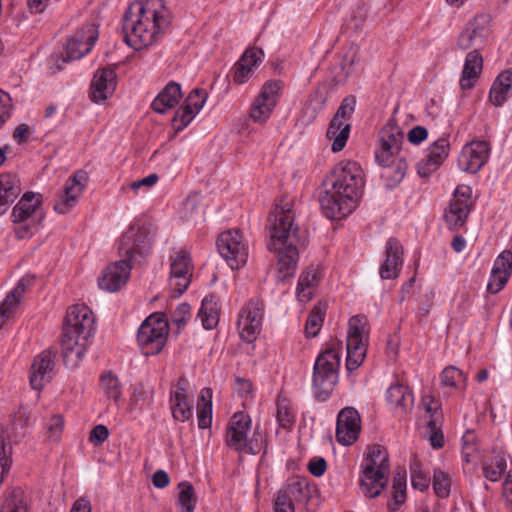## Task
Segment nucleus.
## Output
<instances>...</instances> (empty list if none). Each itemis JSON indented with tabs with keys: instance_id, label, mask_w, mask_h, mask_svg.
Masks as SVG:
<instances>
[{
	"instance_id": "63",
	"label": "nucleus",
	"mask_w": 512,
	"mask_h": 512,
	"mask_svg": "<svg viewBox=\"0 0 512 512\" xmlns=\"http://www.w3.org/2000/svg\"><path fill=\"white\" fill-rule=\"evenodd\" d=\"M472 439H473V433H471V432H467L462 438V441H463L462 456L467 463L474 461V455H473L474 448L472 445L469 444V441Z\"/></svg>"
},
{
	"instance_id": "40",
	"label": "nucleus",
	"mask_w": 512,
	"mask_h": 512,
	"mask_svg": "<svg viewBox=\"0 0 512 512\" xmlns=\"http://www.w3.org/2000/svg\"><path fill=\"white\" fill-rule=\"evenodd\" d=\"M219 307L213 296H207L202 300L198 317L206 330L215 328L219 322Z\"/></svg>"
},
{
	"instance_id": "49",
	"label": "nucleus",
	"mask_w": 512,
	"mask_h": 512,
	"mask_svg": "<svg viewBox=\"0 0 512 512\" xmlns=\"http://www.w3.org/2000/svg\"><path fill=\"white\" fill-rule=\"evenodd\" d=\"M433 488L438 497H448L451 488V479L449 475L440 469H435L433 475Z\"/></svg>"
},
{
	"instance_id": "8",
	"label": "nucleus",
	"mask_w": 512,
	"mask_h": 512,
	"mask_svg": "<svg viewBox=\"0 0 512 512\" xmlns=\"http://www.w3.org/2000/svg\"><path fill=\"white\" fill-rule=\"evenodd\" d=\"M369 330L366 316L355 315L350 318L346 343L348 371L356 370L363 363L367 352Z\"/></svg>"
},
{
	"instance_id": "58",
	"label": "nucleus",
	"mask_w": 512,
	"mask_h": 512,
	"mask_svg": "<svg viewBox=\"0 0 512 512\" xmlns=\"http://www.w3.org/2000/svg\"><path fill=\"white\" fill-rule=\"evenodd\" d=\"M190 318V306L187 303L180 304L176 309L175 315L173 317V322L178 325V327L184 326L188 319Z\"/></svg>"
},
{
	"instance_id": "7",
	"label": "nucleus",
	"mask_w": 512,
	"mask_h": 512,
	"mask_svg": "<svg viewBox=\"0 0 512 512\" xmlns=\"http://www.w3.org/2000/svg\"><path fill=\"white\" fill-rule=\"evenodd\" d=\"M340 359L336 348H328L317 357L313 367L312 389L318 400L328 399L338 383Z\"/></svg>"
},
{
	"instance_id": "29",
	"label": "nucleus",
	"mask_w": 512,
	"mask_h": 512,
	"mask_svg": "<svg viewBox=\"0 0 512 512\" xmlns=\"http://www.w3.org/2000/svg\"><path fill=\"white\" fill-rule=\"evenodd\" d=\"M186 386V378L180 377L176 389L170 393L172 416L174 420L180 422L189 420L193 414L192 407L187 400Z\"/></svg>"
},
{
	"instance_id": "44",
	"label": "nucleus",
	"mask_w": 512,
	"mask_h": 512,
	"mask_svg": "<svg viewBox=\"0 0 512 512\" xmlns=\"http://www.w3.org/2000/svg\"><path fill=\"white\" fill-rule=\"evenodd\" d=\"M178 503L182 512H194L197 502L194 488L188 481H182L178 484Z\"/></svg>"
},
{
	"instance_id": "2",
	"label": "nucleus",
	"mask_w": 512,
	"mask_h": 512,
	"mask_svg": "<svg viewBox=\"0 0 512 512\" xmlns=\"http://www.w3.org/2000/svg\"><path fill=\"white\" fill-rule=\"evenodd\" d=\"M327 181L330 187L320 197L321 209L329 219H342L356 208L362 194V168L356 162L342 161L334 167Z\"/></svg>"
},
{
	"instance_id": "24",
	"label": "nucleus",
	"mask_w": 512,
	"mask_h": 512,
	"mask_svg": "<svg viewBox=\"0 0 512 512\" xmlns=\"http://www.w3.org/2000/svg\"><path fill=\"white\" fill-rule=\"evenodd\" d=\"M150 248L151 241L147 234L131 228L121 238L119 253L130 263L137 255H147Z\"/></svg>"
},
{
	"instance_id": "48",
	"label": "nucleus",
	"mask_w": 512,
	"mask_h": 512,
	"mask_svg": "<svg viewBox=\"0 0 512 512\" xmlns=\"http://www.w3.org/2000/svg\"><path fill=\"white\" fill-rule=\"evenodd\" d=\"M64 427V421L61 415H53L45 423V437L49 442H58L61 438Z\"/></svg>"
},
{
	"instance_id": "28",
	"label": "nucleus",
	"mask_w": 512,
	"mask_h": 512,
	"mask_svg": "<svg viewBox=\"0 0 512 512\" xmlns=\"http://www.w3.org/2000/svg\"><path fill=\"white\" fill-rule=\"evenodd\" d=\"M450 143L446 138L436 140L428 149L424 159L417 164V171L421 177H428L435 172L447 158Z\"/></svg>"
},
{
	"instance_id": "33",
	"label": "nucleus",
	"mask_w": 512,
	"mask_h": 512,
	"mask_svg": "<svg viewBox=\"0 0 512 512\" xmlns=\"http://www.w3.org/2000/svg\"><path fill=\"white\" fill-rule=\"evenodd\" d=\"M182 97L180 84L171 81L157 95L151 104L153 111L164 114L174 108Z\"/></svg>"
},
{
	"instance_id": "61",
	"label": "nucleus",
	"mask_w": 512,
	"mask_h": 512,
	"mask_svg": "<svg viewBox=\"0 0 512 512\" xmlns=\"http://www.w3.org/2000/svg\"><path fill=\"white\" fill-rule=\"evenodd\" d=\"M30 135H31L30 127L27 124L23 123V124H20L14 130L12 137L17 144L21 145V144L28 142Z\"/></svg>"
},
{
	"instance_id": "23",
	"label": "nucleus",
	"mask_w": 512,
	"mask_h": 512,
	"mask_svg": "<svg viewBox=\"0 0 512 512\" xmlns=\"http://www.w3.org/2000/svg\"><path fill=\"white\" fill-rule=\"evenodd\" d=\"M207 99V93L203 89H193L184 104L180 106L173 117L176 132L186 128L195 115L203 108Z\"/></svg>"
},
{
	"instance_id": "35",
	"label": "nucleus",
	"mask_w": 512,
	"mask_h": 512,
	"mask_svg": "<svg viewBox=\"0 0 512 512\" xmlns=\"http://www.w3.org/2000/svg\"><path fill=\"white\" fill-rule=\"evenodd\" d=\"M512 90V69L501 72L492 84L489 99L493 105L500 107L508 99Z\"/></svg>"
},
{
	"instance_id": "38",
	"label": "nucleus",
	"mask_w": 512,
	"mask_h": 512,
	"mask_svg": "<svg viewBox=\"0 0 512 512\" xmlns=\"http://www.w3.org/2000/svg\"><path fill=\"white\" fill-rule=\"evenodd\" d=\"M21 187L19 179L10 173L0 175V202L7 207L20 195Z\"/></svg>"
},
{
	"instance_id": "14",
	"label": "nucleus",
	"mask_w": 512,
	"mask_h": 512,
	"mask_svg": "<svg viewBox=\"0 0 512 512\" xmlns=\"http://www.w3.org/2000/svg\"><path fill=\"white\" fill-rule=\"evenodd\" d=\"M99 36L94 23H85L67 39L63 62L75 61L88 54Z\"/></svg>"
},
{
	"instance_id": "64",
	"label": "nucleus",
	"mask_w": 512,
	"mask_h": 512,
	"mask_svg": "<svg viewBox=\"0 0 512 512\" xmlns=\"http://www.w3.org/2000/svg\"><path fill=\"white\" fill-rule=\"evenodd\" d=\"M308 470L312 475L320 477L325 473L326 461L323 458H314L310 460Z\"/></svg>"
},
{
	"instance_id": "31",
	"label": "nucleus",
	"mask_w": 512,
	"mask_h": 512,
	"mask_svg": "<svg viewBox=\"0 0 512 512\" xmlns=\"http://www.w3.org/2000/svg\"><path fill=\"white\" fill-rule=\"evenodd\" d=\"M312 487L309 485L306 478L292 477L288 479L286 484L277 492L280 496H284L286 500L291 501L293 504L307 503L311 497Z\"/></svg>"
},
{
	"instance_id": "50",
	"label": "nucleus",
	"mask_w": 512,
	"mask_h": 512,
	"mask_svg": "<svg viewBox=\"0 0 512 512\" xmlns=\"http://www.w3.org/2000/svg\"><path fill=\"white\" fill-rule=\"evenodd\" d=\"M492 271L500 274H507L510 277L512 273V252L504 250L494 261Z\"/></svg>"
},
{
	"instance_id": "32",
	"label": "nucleus",
	"mask_w": 512,
	"mask_h": 512,
	"mask_svg": "<svg viewBox=\"0 0 512 512\" xmlns=\"http://www.w3.org/2000/svg\"><path fill=\"white\" fill-rule=\"evenodd\" d=\"M483 68V57L480 52L470 51L465 58L459 81L462 90L474 87L475 81L480 77Z\"/></svg>"
},
{
	"instance_id": "18",
	"label": "nucleus",
	"mask_w": 512,
	"mask_h": 512,
	"mask_svg": "<svg viewBox=\"0 0 512 512\" xmlns=\"http://www.w3.org/2000/svg\"><path fill=\"white\" fill-rule=\"evenodd\" d=\"M490 145L484 140H474L463 146L458 157L459 168L467 173L476 174L487 163Z\"/></svg>"
},
{
	"instance_id": "47",
	"label": "nucleus",
	"mask_w": 512,
	"mask_h": 512,
	"mask_svg": "<svg viewBox=\"0 0 512 512\" xmlns=\"http://www.w3.org/2000/svg\"><path fill=\"white\" fill-rule=\"evenodd\" d=\"M277 420L283 428H291L295 422V413L291 403L284 397H279L277 401Z\"/></svg>"
},
{
	"instance_id": "57",
	"label": "nucleus",
	"mask_w": 512,
	"mask_h": 512,
	"mask_svg": "<svg viewBox=\"0 0 512 512\" xmlns=\"http://www.w3.org/2000/svg\"><path fill=\"white\" fill-rule=\"evenodd\" d=\"M153 390L147 388L143 383L135 385L131 394V404L137 406L140 402L144 401L148 396L152 398Z\"/></svg>"
},
{
	"instance_id": "1",
	"label": "nucleus",
	"mask_w": 512,
	"mask_h": 512,
	"mask_svg": "<svg viewBox=\"0 0 512 512\" xmlns=\"http://www.w3.org/2000/svg\"><path fill=\"white\" fill-rule=\"evenodd\" d=\"M294 219L292 203L287 199H281L276 203L267 221V248L277 255V278L281 281L293 275L299 259V228Z\"/></svg>"
},
{
	"instance_id": "42",
	"label": "nucleus",
	"mask_w": 512,
	"mask_h": 512,
	"mask_svg": "<svg viewBox=\"0 0 512 512\" xmlns=\"http://www.w3.org/2000/svg\"><path fill=\"white\" fill-rule=\"evenodd\" d=\"M318 280V272L315 269H308L300 275L296 289L299 301L308 302L312 299V288L317 285Z\"/></svg>"
},
{
	"instance_id": "34",
	"label": "nucleus",
	"mask_w": 512,
	"mask_h": 512,
	"mask_svg": "<svg viewBox=\"0 0 512 512\" xmlns=\"http://www.w3.org/2000/svg\"><path fill=\"white\" fill-rule=\"evenodd\" d=\"M25 290V280L22 279L0 303V328H2L7 321H9L15 316L19 308V305L22 301Z\"/></svg>"
},
{
	"instance_id": "6",
	"label": "nucleus",
	"mask_w": 512,
	"mask_h": 512,
	"mask_svg": "<svg viewBox=\"0 0 512 512\" xmlns=\"http://www.w3.org/2000/svg\"><path fill=\"white\" fill-rule=\"evenodd\" d=\"M404 140V134L401 128L392 122L387 123L379 133L380 147L376 151V160L383 166H387L384 176L392 177L396 182H400L405 174L407 165L400 161L396 167L390 166L392 157L397 154Z\"/></svg>"
},
{
	"instance_id": "20",
	"label": "nucleus",
	"mask_w": 512,
	"mask_h": 512,
	"mask_svg": "<svg viewBox=\"0 0 512 512\" xmlns=\"http://www.w3.org/2000/svg\"><path fill=\"white\" fill-rule=\"evenodd\" d=\"M88 179V173L84 170H78L69 177L65 183L63 193L59 194L55 201V211L60 214L68 213L83 193Z\"/></svg>"
},
{
	"instance_id": "30",
	"label": "nucleus",
	"mask_w": 512,
	"mask_h": 512,
	"mask_svg": "<svg viewBox=\"0 0 512 512\" xmlns=\"http://www.w3.org/2000/svg\"><path fill=\"white\" fill-rule=\"evenodd\" d=\"M263 51L248 49L234 66L233 80L237 84L246 83L253 75L254 69L262 61Z\"/></svg>"
},
{
	"instance_id": "21",
	"label": "nucleus",
	"mask_w": 512,
	"mask_h": 512,
	"mask_svg": "<svg viewBox=\"0 0 512 512\" xmlns=\"http://www.w3.org/2000/svg\"><path fill=\"white\" fill-rule=\"evenodd\" d=\"M360 431L361 417L359 412L353 407L343 408L337 416V441L344 446H350L357 441Z\"/></svg>"
},
{
	"instance_id": "39",
	"label": "nucleus",
	"mask_w": 512,
	"mask_h": 512,
	"mask_svg": "<svg viewBox=\"0 0 512 512\" xmlns=\"http://www.w3.org/2000/svg\"><path fill=\"white\" fill-rule=\"evenodd\" d=\"M482 465L485 478L492 482L498 481L507 468L506 456L493 452L484 457Z\"/></svg>"
},
{
	"instance_id": "41",
	"label": "nucleus",
	"mask_w": 512,
	"mask_h": 512,
	"mask_svg": "<svg viewBox=\"0 0 512 512\" xmlns=\"http://www.w3.org/2000/svg\"><path fill=\"white\" fill-rule=\"evenodd\" d=\"M212 390L210 388H203L201 390L200 399L197 406L198 427L206 429L212 422Z\"/></svg>"
},
{
	"instance_id": "26",
	"label": "nucleus",
	"mask_w": 512,
	"mask_h": 512,
	"mask_svg": "<svg viewBox=\"0 0 512 512\" xmlns=\"http://www.w3.org/2000/svg\"><path fill=\"white\" fill-rule=\"evenodd\" d=\"M130 270L131 265L125 258L107 266L98 279L99 287L108 292L119 290L126 284Z\"/></svg>"
},
{
	"instance_id": "3",
	"label": "nucleus",
	"mask_w": 512,
	"mask_h": 512,
	"mask_svg": "<svg viewBox=\"0 0 512 512\" xmlns=\"http://www.w3.org/2000/svg\"><path fill=\"white\" fill-rule=\"evenodd\" d=\"M171 23L163 0H140L132 3L124 15L125 42L135 50L156 43Z\"/></svg>"
},
{
	"instance_id": "51",
	"label": "nucleus",
	"mask_w": 512,
	"mask_h": 512,
	"mask_svg": "<svg viewBox=\"0 0 512 512\" xmlns=\"http://www.w3.org/2000/svg\"><path fill=\"white\" fill-rule=\"evenodd\" d=\"M14 105L11 96L0 89V130L11 118Z\"/></svg>"
},
{
	"instance_id": "10",
	"label": "nucleus",
	"mask_w": 512,
	"mask_h": 512,
	"mask_svg": "<svg viewBox=\"0 0 512 512\" xmlns=\"http://www.w3.org/2000/svg\"><path fill=\"white\" fill-rule=\"evenodd\" d=\"M217 249L233 270L241 268L248 260V245L237 229L221 233L217 239Z\"/></svg>"
},
{
	"instance_id": "53",
	"label": "nucleus",
	"mask_w": 512,
	"mask_h": 512,
	"mask_svg": "<svg viewBox=\"0 0 512 512\" xmlns=\"http://www.w3.org/2000/svg\"><path fill=\"white\" fill-rule=\"evenodd\" d=\"M393 498L397 504H402L406 498V473L398 472L393 479Z\"/></svg>"
},
{
	"instance_id": "43",
	"label": "nucleus",
	"mask_w": 512,
	"mask_h": 512,
	"mask_svg": "<svg viewBox=\"0 0 512 512\" xmlns=\"http://www.w3.org/2000/svg\"><path fill=\"white\" fill-rule=\"evenodd\" d=\"M28 504L24 493L20 489L13 490L6 495L0 507V512H28Z\"/></svg>"
},
{
	"instance_id": "46",
	"label": "nucleus",
	"mask_w": 512,
	"mask_h": 512,
	"mask_svg": "<svg viewBox=\"0 0 512 512\" xmlns=\"http://www.w3.org/2000/svg\"><path fill=\"white\" fill-rule=\"evenodd\" d=\"M324 315L325 310L321 305H317L312 309L305 325V333L307 337L312 338L317 336L322 327Z\"/></svg>"
},
{
	"instance_id": "5",
	"label": "nucleus",
	"mask_w": 512,
	"mask_h": 512,
	"mask_svg": "<svg viewBox=\"0 0 512 512\" xmlns=\"http://www.w3.org/2000/svg\"><path fill=\"white\" fill-rule=\"evenodd\" d=\"M388 474L389 457L386 449L381 445H373L363 464L361 485L364 494L370 498L379 496L387 483Z\"/></svg>"
},
{
	"instance_id": "12",
	"label": "nucleus",
	"mask_w": 512,
	"mask_h": 512,
	"mask_svg": "<svg viewBox=\"0 0 512 512\" xmlns=\"http://www.w3.org/2000/svg\"><path fill=\"white\" fill-rule=\"evenodd\" d=\"M355 104L356 100L354 97H346L330 122L326 136L329 140L333 141L331 147L333 152L341 151L346 145L350 134L348 120L355 110Z\"/></svg>"
},
{
	"instance_id": "62",
	"label": "nucleus",
	"mask_w": 512,
	"mask_h": 512,
	"mask_svg": "<svg viewBox=\"0 0 512 512\" xmlns=\"http://www.w3.org/2000/svg\"><path fill=\"white\" fill-rule=\"evenodd\" d=\"M428 136V131L422 126H415L408 133V141L412 144H420Z\"/></svg>"
},
{
	"instance_id": "27",
	"label": "nucleus",
	"mask_w": 512,
	"mask_h": 512,
	"mask_svg": "<svg viewBox=\"0 0 512 512\" xmlns=\"http://www.w3.org/2000/svg\"><path fill=\"white\" fill-rule=\"evenodd\" d=\"M116 85V73L113 69H98L91 82L89 97L94 103H101L112 96Z\"/></svg>"
},
{
	"instance_id": "60",
	"label": "nucleus",
	"mask_w": 512,
	"mask_h": 512,
	"mask_svg": "<svg viewBox=\"0 0 512 512\" xmlns=\"http://www.w3.org/2000/svg\"><path fill=\"white\" fill-rule=\"evenodd\" d=\"M429 427H430V437L429 441L433 448L440 449L444 445V436L443 433L439 430H436L435 422L430 420L429 421Z\"/></svg>"
},
{
	"instance_id": "22",
	"label": "nucleus",
	"mask_w": 512,
	"mask_h": 512,
	"mask_svg": "<svg viewBox=\"0 0 512 512\" xmlns=\"http://www.w3.org/2000/svg\"><path fill=\"white\" fill-rule=\"evenodd\" d=\"M56 351L47 349L34 358L31 365L30 384L33 389L41 390L54 373Z\"/></svg>"
},
{
	"instance_id": "59",
	"label": "nucleus",
	"mask_w": 512,
	"mask_h": 512,
	"mask_svg": "<svg viewBox=\"0 0 512 512\" xmlns=\"http://www.w3.org/2000/svg\"><path fill=\"white\" fill-rule=\"evenodd\" d=\"M273 512H295V506L291 501L286 500L284 496L276 494L273 500Z\"/></svg>"
},
{
	"instance_id": "25",
	"label": "nucleus",
	"mask_w": 512,
	"mask_h": 512,
	"mask_svg": "<svg viewBox=\"0 0 512 512\" xmlns=\"http://www.w3.org/2000/svg\"><path fill=\"white\" fill-rule=\"evenodd\" d=\"M404 250L400 241L390 238L385 245V259L379 268L383 280L396 279L402 269Z\"/></svg>"
},
{
	"instance_id": "56",
	"label": "nucleus",
	"mask_w": 512,
	"mask_h": 512,
	"mask_svg": "<svg viewBox=\"0 0 512 512\" xmlns=\"http://www.w3.org/2000/svg\"><path fill=\"white\" fill-rule=\"evenodd\" d=\"M508 279L509 277L507 274H495L493 271H491L489 282L487 284V290L492 294L498 293L506 285Z\"/></svg>"
},
{
	"instance_id": "55",
	"label": "nucleus",
	"mask_w": 512,
	"mask_h": 512,
	"mask_svg": "<svg viewBox=\"0 0 512 512\" xmlns=\"http://www.w3.org/2000/svg\"><path fill=\"white\" fill-rule=\"evenodd\" d=\"M15 224V235L18 239H27L35 234L38 229V224L34 221V219L17 222Z\"/></svg>"
},
{
	"instance_id": "54",
	"label": "nucleus",
	"mask_w": 512,
	"mask_h": 512,
	"mask_svg": "<svg viewBox=\"0 0 512 512\" xmlns=\"http://www.w3.org/2000/svg\"><path fill=\"white\" fill-rule=\"evenodd\" d=\"M463 380V373L454 366L446 367L441 375V383L448 387H457L458 383Z\"/></svg>"
},
{
	"instance_id": "15",
	"label": "nucleus",
	"mask_w": 512,
	"mask_h": 512,
	"mask_svg": "<svg viewBox=\"0 0 512 512\" xmlns=\"http://www.w3.org/2000/svg\"><path fill=\"white\" fill-rule=\"evenodd\" d=\"M282 88L283 83L280 80H269L264 83L250 109L249 115L254 122L264 123L269 119L277 105Z\"/></svg>"
},
{
	"instance_id": "37",
	"label": "nucleus",
	"mask_w": 512,
	"mask_h": 512,
	"mask_svg": "<svg viewBox=\"0 0 512 512\" xmlns=\"http://www.w3.org/2000/svg\"><path fill=\"white\" fill-rule=\"evenodd\" d=\"M40 205V200L33 192H26L12 211L13 223L33 219L32 215Z\"/></svg>"
},
{
	"instance_id": "45",
	"label": "nucleus",
	"mask_w": 512,
	"mask_h": 512,
	"mask_svg": "<svg viewBox=\"0 0 512 512\" xmlns=\"http://www.w3.org/2000/svg\"><path fill=\"white\" fill-rule=\"evenodd\" d=\"M100 386L103 393L115 403L121 399V385L118 378L112 373H104L100 378Z\"/></svg>"
},
{
	"instance_id": "19",
	"label": "nucleus",
	"mask_w": 512,
	"mask_h": 512,
	"mask_svg": "<svg viewBox=\"0 0 512 512\" xmlns=\"http://www.w3.org/2000/svg\"><path fill=\"white\" fill-rule=\"evenodd\" d=\"M262 317L263 303L258 299H251L242 308L238 319V329L243 340L251 343L256 339L261 329Z\"/></svg>"
},
{
	"instance_id": "52",
	"label": "nucleus",
	"mask_w": 512,
	"mask_h": 512,
	"mask_svg": "<svg viewBox=\"0 0 512 512\" xmlns=\"http://www.w3.org/2000/svg\"><path fill=\"white\" fill-rule=\"evenodd\" d=\"M429 482V476L421 470L416 462L411 465V483L414 488L424 491L429 487Z\"/></svg>"
},
{
	"instance_id": "9",
	"label": "nucleus",
	"mask_w": 512,
	"mask_h": 512,
	"mask_svg": "<svg viewBox=\"0 0 512 512\" xmlns=\"http://www.w3.org/2000/svg\"><path fill=\"white\" fill-rule=\"evenodd\" d=\"M169 331L168 322L157 316L150 315L140 326L137 340L146 355L158 354L166 344Z\"/></svg>"
},
{
	"instance_id": "13",
	"label": "nucleus",
	"mask_w": 512,
	"mask_h": 512,
	"mask_svg": "<svg viewBox=\"0 0 512 512\" xmlns=\"http://www.w3.org/2000/svg\"><path fill=\"white\" fill-rule=\"evenodd\" d=\"M491 18L488 14L476 15L460 33L457 45L461 50L480 52L490 35Z\"/></svg>"
},
{
	"instance_id": "16",
	"label": "nucleus",
	"mask_w": 512,
	"mask_h": 512,
	"mask_svg": "<svg viewBox=\"0 0 512 512\" xmlns=\"http://www.w3.org/2000/svg\"><path fill=\"white\" fill-rule=\"evenodd\" d=\"M169 285L174 296H181L189 287L193 271L190 253L180 249L170 257Z\"/></svg>"
},
{
	"instance_id": "11",
	"label": "nucleus",
	"mask_w": 512,
	"mask_h": 512,
	"mask_svg": "<svg viewBox=\"0 0 512 512\" xmlns=\"http://www.w3.org/2000/svg\"><path fill=\"white\" fill-rule=\"evenodd\" d=\"M251 418L243 412L235 413L226 427V445L239 453L257 454L248 434L251 431Z\"/></svg>"
},
{
	"instance_id": "17",
	"label": "nucleus",
	"mask_w": 512,
	"mask_h": 512,
	"mask_svg": "<svg viewBox=\"0 0 512 512\" xmlns=\"http://www.w3.org/2000/svg\"><path fill=\"white\" fill-rule=\"evenodd\" d=\"M471 194L469 186H458L455 189L453 198L444 214L449 229H457L466 222L472 206Z\"/></svg>"
},
{
	"instance_id": "4",
	"label": "nucleus",
	"mask_w": 512,
	"mask_h": 512,
	"mask_svg": "<svg viewBox=\"0 0 512 512\" xmlns=\"http://www.w3.org/2000/svg\"><path fill=\"white\" fill-rule=\"evenodd\" d=\"M94 329V313L88 306L76 304L68 309L61 339L63 361L68 368H75L82 361Z\"/></svg>"
},
{
	"instance_id": "36",
	"label": "nucleus",
	"mask_w": 512,
	"mask_h": 512,
	"mask_svg": "<svg viewBox=\"0 0 512 512\" xmlns=\"http://www.w3.org/2000/svg\"><path fill=\"white\" fill-rule=\"evenodd\" d=\"M386 399L392 408L400 411L411 408L414 403V396L410 388L398 382L390 385L387 389Z\"/></svg>"
}]
</instances>
